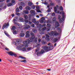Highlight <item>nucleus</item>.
<instances>
[{
    "label": "nucleus",
    "mask_w": 75,
    "mask_h": 75,
    "mask_svg": "<svg viewBox=\"0 0 75 75\" xmlns=\"http://www.w3.org/2000/svg\"><path fill=\"white\" fill-rule=\"evenodd\" d=\"M37 40H38V39L37 38H35V40H34V41L35 42H37Z\"/></svg>",
    "instance_id": "4c0bfd02"
},
{
    "label": "nucleus",
    "mask_w": 75,
    "mask_h": 75,
    "mask_svg": "<svg viewBox=\"0 0 75 75\" xmlns=\"http://www.w3.org/2000/svg\"><path fill=\"white\" fill-rule=\"evenodd\" d=\"M16 16H20V14L16 12Z\"/></svg>",
    "instance_id": "79ce46f5"
},
{
    "label": "nucleus",
    "mask_w": 75,
    "mask_h": 75,
    "mask_svg": "<svg viewBox=\"0 0 75 75\" xmlns=\"http://www.w3.org/2000/svg\"><path fill=\"white\" fill-rule=\"evenodd\" d=\"M39 51V49L38 48H37L35 50V51L36 52H38V51Z\"/></svg>",
    "instance_id": "a18cd8bd"
},
{
    "label": "nucleus",
    "mask_w": 75,
    "mask_h": 75,
    "mask_svg": "<svg viewBox=\"0 0 75 75\" xmlns=\"http://www.w3.org/2000/svg\"><path fill=\"white\" fill-rule=\"evenodd\" d=\"M31 26L32 27H35V25L34 24H32Z\"/></svg>",
    "instance_id": "13d9d810"
},
{
    "label": "nucleus",
    "mask_w": 75,
    "mask_h": 75,
    "mask_svg": "<svg viewBox=\"0 0 75 75\" xmlns=\"http://www.w3.org/2000/svg\"><path fill=\"white\" fill-rule=\"evenodd\" d=\"M12 5H13V4H12V3H8L7 4V6L8 7H9L10 6H12Z\"/></svg>",
    "instance_id": "c756f323"
},
{
    "label": "nucleus",
    "mask_w": 75,
    "mask_h": 75,
    "mask_svg": "<svg viewBox=\"0 0 75 75\" xmlns=\"http://www.w3.org/2000/svg\"><path fill=\"white\" fill-rule=\"evenodd\" d=\"M57 41H58V38H54L53 40V41L54 42H56Z\"/></svg>",
    "instance_id": "a211bd4d"
},
{
    "label": "nucleus",
    "mask_w": 75,
    "mask_h": 75,
    "mask_svg": "<svg viewBox=\"0 0 75 75\" xmlns=\"http://www.w3.org/2000/svg\"><path fill=\"white\" fill-rule=\"evenodd\" d=\"M51 25L50 24H48L47 25V28H51Z\"/></svg>",
    "instance_id": "393cba45"
},
{
    "label": "nucleus",
    "mask_w": 75,
    "mask_h": 75,
    "mask_svg": "<svg viewBox=\"0 0 75 75\" xmlns=\"http://www.w3.org/2000/svg\"><path fill=\"white\" fill-rule=\"evenodd\" d=\"M53 46L52 45H50V46L49 47V51L50 50H53Z\"/></svg>",
    "instance_id": "dca6fc26"
},
{
    "label": "nucleus",
    "mask_w": 75,
    "mask_h": 75,
    "mask_svg": "<svg viewBox=\"0 0 75 75\" xmlns=\"http://www.w3.org/2000/svg\"><path fill=\"white\" fill-rule=\"evenodd\" d=\"M11 3H15V1H14V0H12Z\"/></svg>",
    "instance_id": "6e6d98bb"
},
{
    "label": "nucleus",
    "mask_w": 75,
    "mask_h": 75,
    "mask_svg": "<svg viewBox=\"0 0 75 75\" xmlns=\"http://www.w3.org/2000/svg\"><path fill=\"white\" fill-rule=\"evenodd\" d=\"M59 24L58 22H56L55 23V27L57 28V27H59Z\"/></svg>",
    "instance_id": "9d476101"
},
{
    "label": "nucleus",
    "mask_w": 75,
    "mask_h": 75,
    "mask_svg": "<svg viewBox=\"0 0 75 75\" xmlns=\"http://www.w3.org/2000/svg\"><path fill=\"white\" fill-rule=\"evenodd\" d=\"M38 42H40L41 41V39L40 38H39L38 39Z\"/></svg>",
    "instance_id": "4d7b16f0"
},
{
    "label": "nucleus",
    "mask_w": 75,
    "mask_h": 75,
    "mask_svg": "<svg viewBox=\"0 0 75 75\" xmlns=\"http://www.w3.org/2000/svg\"><path fill=\"white\" fill-rule=\"evenodd\" d=\"M45 20V18L43 17L40 20V23H44V21Z\"/></svg>",
    "instance_id": "1a4fd4ad"
},
{
    "label": "nucleus",
    "mask_w": 75,
    "mask_h": 75,
    "mask_svg": "<svg viewBox=\"0 0 75 75\" xmlns=\"http://www.w3.org/2000/svg\"><path fill=\"white\" fill-rule=\"evenodd\" d=\"M43 48H44V50L47 52L50 51V49L49 47L47 46H44L43 47Z\"/></svg>",
    "instance_id": "0eeeda50"
},
{
    "label": "nucleus",
    "mask_w": 75,
    "mask_h": 75,
    "mask_svg": "<svg viewBox=\"0 0 75 75\" xmlns=\"http://www.w3.org/2000/svg\"><path fill=\"white\" fill-rule=\"evenodd\" d=\"M61 14H64V11H62L60 12Z\"/></svg>",
    "instance_id": "37998d69"
},
{
    "label": "nucleus",
    "mask_w": 75,
    "mask_h": 75,
    "mask_svg": "<svg viewBox=\"0 0 75 75\" xmlns=\"http://www.w3.org/2000/svg\"><path fill=\"white\" fill-rule=\"evenodd\" d=\"M33 33H36L37 32V30H34L33 31Z\"/></svg>",
    "instance_id": "338daca9"
},
{
    "label": "nucleus",
    "mask_w": 75,
    "mask_h": 75,
    "mask_svg": "<svg viewBox=\"0 0 75 75\" xmlns=\"http://www.w3.org/2000/svg\"><path fill=\"white\" fill-rule=\"evenodd\" d=\"M23 12L25 14H28V11L27 10L24 11Z\"/></svg>",
    "instance_id": "b1692460"
},
{
    "label": "nucleus",
    "mask_w": 75,
    "mask_h": 75,
    "mask_svg": "<svg viewBox=\"0 0 75 75\" xmlns=\"http://www.w3.org/2000/svg\"><path fill=\"white\" fill-rule=\"evenodd\" d=\"M56 17H54L52 19L53 21H54V22H55V21H56Z\"/></svg>",
    "instance_id": "473e14b6"
},
{
    "label": "nucleus",
    "mask_w": 75,
    "mask_h": 75,
    "mask_svg": "<svg viewBox=\"0 0 75 75\" xmlns=\"http://www.w3.org/2000/svg\"><path fill=\"white\" fill-rule=\"evenodd\" d=\"M35 8V6L33 5V6H32L31 7V8H33V9H34Z\"/></svg>",
    "instance_id": "49530a36"
},
{
    "label": "nucleus",
    "mask_w": 75,
    "mask_h": 75,
    "mask_svg": "<svg viewBox=\"0 0 75 75\" xmlns=\"http://www.w3.org/2000/svg\"><path fill=\"white\" fill-rule=\"evenodd\" d=\"M45 36H46V37H50V36L48 35L47 34H46Z\"/></svg>",
    "instance_id": "0e129e2a"
},
{
    "label": "nucleus",
    "mask_w": 75,
    "mask_h": 75,
    "mask_svg": "<svg viewBox=\"0 0 75 75\" xmlns=\"http://www.w3.org/2000/svg\"><path fill=\"white\" fill-rule=\"evenodd\" d=\"M42 42L43 44H46V42H44V41H42Z\"/></svg>",
    "instance_id": "8fccbe9b"
},
{
    "label": "nucleus",
    "mask_w": 75,
    "mask_h": 75,
    "mask_svg": "<svg viewBox=\"0 0 75 75\" xmlns=\"http://www.w3.org/2000/svg\"><path fill=\"white\" fill-rule=\"evenodd\" d=\"M7 53L8 54L10 55H11V56H13V55H14L15 57H17V54L15 53H13L12 52H7Z\"/></svg>",
    "instance_id": "39448f33"
},
{
    "label": "nucleus",
    "mask_w": 75,
    "mask_h": 75,
    "mask_svg": "<svg viewBox=\"0 0 75 75\" xmlns=\"http://www.w3.org/2000/svg\"><path fill=\"white\" fill-rule=\"evenodd\" d=\"M19 20H20V21H22V22L24 21V19L22 17H20L19 18Z\"/></svg>",
    "instance_id": "6ab92c4d"
},
{
    "label": "nucleus",
    "mask_w": 75,
    "mask_h": 75,
    "mask_svg": "<svg viewBox=\"0 0 75 75\" xmlns=\"http://www.w3.org/2000/svg\"><path fill=\"white\" fill-rule=\"evenodd\" d=\"M57 30L58 31H61V28H57Z\"/></svg>",
    "instance_id": "09e8293b"
},
{
    "label": "nucleus",
    "mask_w": 75,
    "mask_h": 75,
    "mask_svg": "<svg viewBox=\"0 0 75 75\" xmlns=\"http://www.w3.org/2000/svg\"><path fill=\"white\" fill-rule=\"evenodd\" d=\"M54 34V31H51V33L49 34L50 35V36H52Z\"/></svg>",
    "instance_id": "412c9836"
},
{
    "label": "nucleus",
    "mask_w": 75,
    "mask_h": 75,
    "mask_svg": "<svg viewBox=\"0 0 75 75\" xmlns=\"http://www.w3.org/2000/svg\"><path fill=\"white\" fill-rule=\"evenodd\" d=\"M21 62H26V60H22L21 61Z\"/></svg>",
    "instance_id": "e2e57ef3"
},
{
    "label": "nucleus",
    "mask_w": 75,
    "mask_h": 75,
    "mask_svg": "<svg viewBox=\"0 0 75 75\" xmlns=\"http://www.w3.org/2000/svg\"><path fill=\"white\" fill-rule=\"evenodd\" d=\"M42 30H40V29H39L38 30L40 31V34H44V33L45 30H46V28L45 27L42 29Z\"/></svg>",
    "instance_id": "20e7f679"
},
{
    "label": "nucleus",
    "mask_w": 75,
    "mask_h": 75,
    "mask_svg": "<svg viewBox=\"0 0 75 75\" xmlns=\"http://www.w3.org/2000/svg\"><path fill=\"white\" fill-rule=\"evenodd\" d=\"M25 8L26 10H31V8L28 6H27Z\"/></svg>",
    "instance_id": "2eb2a0df"
},
{
    "label": "nucleus",
    "mask_w": 75,
    "mask_h": 75,
    "mask_svg": "<svg viewBox=\"0 0 75 75\" xmlns=\"http://www.w3.org/2000/svg\"><path fill=\"white\" fill-rule=\"evenodd\" d=\"M25 35V34L24 33H21L20 34V37H23Z\"/></svg>",
    "instance_id": "aec40b11"
},
{
    "label": "nucleus",
    "mask_w": 75,
    "mask_h": 75,
    "mask_svg": "<svg viewBox=\"0 0 75 75\" xmlns=\"http://www.w3.org/2000/svg\"><path fill=\"white\" fill-rule=\"evenodd\" d=\"M36 20L35 19H32V21L33 23H34L36 21Z\"/></svg>",
    "instance_id": "c9c22d12"
},
{
    "label": "nucleus",
    "mask_w": 75,
    "mask_h": 75,
    "mask_svg": "<svg viewBox=\"0 0 75 75\" xmlns=\"http://www.w3.org/2000/svg\"><path fill=\"white\" fill-rule=\"evenodd\" d=\"M13 34H16V33H17V31H16V30L13 31Z\"/></svg>",
    "instance_id": "c03bdc74"
},
{
    "label": "nucleus",
    "mask_w": 75,
    "mask_h": 75,
    "mask_svg": "<svg viewBox=\"0 0 75 75\" xmlns=\"http://www.w3.org/2000/svg\"><path fill=\"white\" fill-rule=\"evenodd\" d=\"M4 34H5L8 37V36H9V35H8V34L6 33V31L5 30L4 31Z\"/></svg>",
    "instance_id": "7c9ffc66"
},
{
    "label": "nucleus",
    "mask_w": 75,
    "mask_h": 75,
    "mask_svg": "<svg viewBox=\"0 0 75 75\" xmlns=\"http://www.w3.org/2000/svg\"><path fill=\"white\" fill-rule=\"evenodd\" d=\"M30 37V34H26V35L25 36V37L26 38H28Z\"/></svg>",
    "instance_id": "f704fd0d"
},
{
    "label": "nucleus",
    "mask_w": 75,
    "mask_h": 75,
    "mask_svg": "<svg viewBox=\"0 0 75 75\" xmlns=\"http://www.w3.org/2000/svg\"><path fill=\"white\" fill-rule=\"evenodd\" d=\"M20 57L21 58V59H26V58L20 56Z\"/></svg>",
    "instance_id": "72a5a7b5"
},
{
    "label": "nucleus",
    "mask_w": 75,
    "mask_h": 75,
    "mask_svg": "<svg viewBox=\"0 0 75 75\" xmlns=\"http://www.w3.org/2000/svg\"><path fill=\"white\" fill-rule=\"evenodd\" d=\"M40 52L42 54V55L45 52V51L44 49H42L41 50Z\"/></svg>",
    "instance_id": "4be33fe9"
},
{
    "label": "nucleus",
    "mask_w": 75,
    "mask_h": 75,
    "mask_svg": "<svg viewBox=\"0 0 75 75\" xmlns=\"http://www.w3.org/2000/svg\"><path fill=\"white\" fill-rule=\"evenodd\" d=\"M25 50H26V49L25 47H23L22 49V51H25Z\"/></svg>",
    "instance_id": "ea45409f"
},
{
    "label": "nucleus",
    "mask_w": 75,
    "mask_h": 75,
    "mask_svg": "<svg viewBox=\"0 0 75 75\" xmlns=\"http://www.w3.org/2000/svg\"><path fill=\"white\" fill-rule=\"evenodd\" d=\"M45 40H47V41H49L50 39V38H49V37H46Z\"/></svg>",
    "instance_id": "2f4dec72"
},
{
    "label": "nucleus",
    "mask_w": 75,
    "mask_h": 75,
    "mask_svg": "<svg viewBox=\"0 0 75 75\" xmlns=\"http://www.w3.org/2000/svg\"><path fill=\"white\" fill-rule=\"evenodd\" d=\"M53 34L55 36H57V35H59V33L55 31L54 32Z\"/></svg>",
    "instance_id": "9b49d317"
},
{
    "label": "nucleus",
    "mask_w": 75,
    "mask_h": 75,
    "mask_svg": "<svg viewBox=\"0 0 75 75\" xmlns=\"http://www.w3.org/2000/svg\"><path fill=\"white\" fill-rule=\"evenodd\" d=\"M50 6H54V3H51L50 4Z\"/></svg>",
    "instance_id": "864d4df0"
},
{
    "label": "nucleus",
    "mask_w": 75,
    "mask_h": 75,
    "mask_svg": "<svg viewBox=\"0 0 75 75\" xmlns=\"http://www.w3.org/2000/svg\"><path fill=\"white\" fill-rule=\"evenodd\" d=\"M36 10H40V7L38 6H37L36 7Z\"/></svg>",
    "instance_id": "e433bc0d"
},
{
    "label": "nucleus",
    "mask_w": 75,
    "mask_h": 75,
    "mask_svg": "<svg viewBox=\"0 0 75 75\" xmlns=\"http://www.w3.org/2000/svg\"><path fill=\"white\" fill-rule=\"evenodd\" d=\"M30 35H31V36L29 38V40L27 39L26 40H25L23 42L27 44H26L25 45V47L26 48L28 47V44H29L30 42H33V41H34V39L35 38V36L34 33H30Z\"/></svg>",
    "instance_id": "f257e3e1"
},
{
    "label": "nucleus",
    "mask_w": 75,
    "mask_h": 75,
    "mask_svg": "<svg viewBox=\"0 0 75 75\" xmlns=\"http://www.w3.org/2000/svg\"><path fill=\"white\" fill-rule=\"evenodd\" d=\"M58 18L59 20L61 18V16L60 15H59L58 16Z\"/></svg>",
    "instance_id": "052dcab7"
},
{
    "label": "nucleus",
    "mask_w": 75,
    "mask_h": 75,
    "mask_svg": "<svg viewBox=\"0 0 75 75\" xmlns=\"http://www.w3.org/2000/svg\"><path fill=\"white\" fill-rule=\"evenodd\" d=\"M52 16H55V14L54 13H53L52 14Z\"/></svg>",
    "instance_id": "680f3d73"
},
{
    "label": "nucleus",
    "mask_w": 75,
    "mask_h": 75,
    "mask_svg": "<svg viewBox=\"0 0 75 75\" xmlns=\"http://www.w3.org/2000/svg\"><path fill=\"white\" fill-rule=\"evenodd\" d=\"M47 12H49V13L51 12V9L50 8H49L47 10Z\"/></svg>",
    "instance_id": "de8ad7c7"
},
{
    "label": "nucleus",
    "mask_w": 75,
    "mask_h": 75,
    "mask_svg": "<svg viewBox=\"0 0 75 75\" xmlns=\"http://www.w3.org/2000/svg\"><path fill=\"white\" fill-rule=\"evenodd\" d=\"M24 17L25 18V19H27L28 18V16L27 15L25 14L24 15Z\"/></svg>",
    "instance_id": "c85d7f7f"
},
{
    "label": "nucleus",
    "mask_w": 75,
    "mask_h": 75,
    "mask_svg": "<svg viewBox=\"0 0 75 75\" xmlns=\"http://www.w3.org/2000/svg\"><path fill=\"white\" fill-rule=\"evenodd\" d=\"M62 17H63V18H62L61 19L59 20V22L60 23H61L62 22H63V21H64V18L65 17V16L64 15V14L62 15Z\"/></svg>",
    "instance_id": "6e6552de"
},
{
    "label": "nucleus",
    "mask_w": 75,
    "mask_h": 75,
    "mask_svg": "<svg viewBox=\"0 0 75 75\" xmlns=\"http://www.w3.org/2000/svg\"><path fill=\"white\" fill-rule=\"evenodd\" d=\"M42 3L44 4H45V5H47V2H46V1H45V2Z\"/></svg>",
    "instance_id": "3c124183"
},
{
    "label": "nucleus",
    "mask_w": 75,
    "mask_h": 75,
    "mask_svg": "<svg viewBox=\"0 0 75 75\" xmlns=\"http://www.w3.org/2000/svg\"><path fill=\"white\" fill-rule=\"evenodd\" d=\"M28 4L29 6H33V3L32 2H31V1H29L28 2Z\"/></svg>",
    "instance_id": "f8f14e48"
},
{
    "label": "nucleus",
    "mask_w": 75,
    "mask_h": 75,
    "mask_svg": "<svg viewBox=\"0 0 75 75\" xmlns=\"http://www.w3.org/2000/svg\"><path fill=\"white\" fill-rule=\"evenodd\" d=\"M39 16L41 17H42L43 16V15H42V14H41L39 15Z\"/></svg>",
    "instance_id": "774afa93"
},
{
    "label": "nucleus",
    "mask_w": 75,
    "mask_h": 75,
    "mask_svg": "<svg viewBox=\"0 0 75 75\" xmlns=\"http://www.w3.org/2000/svg\"><path fill=\"white\" fill-rule=\"evenodd\" d=\"M11 30H14L16 28V27L14 26H12L11 27Z\"/></svg>",
    "instance_id": "4468645a"
},
{
    "label": "nucleus",
    "mask_w": 75,
    "mask_h": 75,
    "mask_svg": "<svg viewBox=\"0 0 75 75\" xmlns=\"http://www.w3.org/2000/svg\"><path fill=\"white\" fill-rule=\"evenodd\" d=\"M59 9L61 11H63V7L62 6H60L59 7Z\"/></svg>",
    "instance_id": "a878e982"
},
{
    "label": "nucleus",
    "mask_w": 75,
    "mask_h": 75,
    "mask_svg": "<svg viewBox=\"0 0 75 75\" xmlns=\"http://www.w3.org/2000/svg\"><path fill=\"white\" fill-rule=\"evenodd\" d=\"M58 7H59V6H58V5H56V7H54V12L56 14H59V11H57V8H58Z\"/></svg>",
    "instance_id": "f03ea898"
},
{
    "label": "nucleus",
    "mask_w": 75,
    "mask_h": 75,
    "mask_svg": "<svg viewBox=\"0 0 75 75\" xmlns=\"http://www.w3.org/2000/svg\"><path fill=\"white\" fill-rule=\"evenodd\" d=\"M21 6H25V3L24 2H21Z\"/></svg>",
    "instance_id": "bb28decb"
},
{
    "label": "nucleus",
    "mask_w": 75,
    "mask_h": 75,
    "mask_svg": "<svg viewBox=\"0 0 75 75\" xmlns=\"http://www.w3.org/2000/svg\"><path fill=\"white\" fill-rule=\"evenodd\" d=\"M11 16H12V17H14V14H13L11 15Z\"/></svg>",
    "instance_id": "69168bd1"
},
{
    "label": "nucleus",
    "mask_w": 75,
    "mask_h": 75,
    "mask_svg": "<svg viewBox=\"0 0 75 75\" xmlns=\"http://www.w3.org/2000/svg\"><path fill=\"white\" fill-rule=\"evenodd\" d=\"M21 41L22 40L21 39H19L17 40L16 42H21Z\"/></svg>",
    "instance_id": "cd10ccee"
},
{
    "label": "nucleus",
    "mask_w": 75,
    "mask_h": 75,
    "mask_svg": "<svg viewBox=\"0 0 75 75\" xmlns=\"http://www.w3.org/2000/svg\"><path fill=\"white\" fill-rule=\"evenodd\" d=\"M22 7V6H20L19 7V9L20 10H22V9H23V8Z\"/></svg>",
    "instance_id": "603ef678"
},
{
    "label": "nucleus",
    "mask_w": 75,
    "mask_h": 75,
    "mask_svg": "<svg viewBox=\"0 0 75 75\" xmlns=\"http://www.w3.org/2000/svg\"><path fill=\"white\" fill-rule=\"evenodd\" d=\"M31 49V47H28L27 49V50H30Z\"/></svg>",
    "instance_id": "bf43d9fd"
},
{
    "label": "nucleus",
    "mask_w": 75,
    "mask_h": 75,
    "mask_svg": "<svg viewBox=\"0 0 75 75\" xmlns=\"http://www.w3.org/2000/svg\"><path fill=\"white\" fill-rule=\"evenodd\" d=\"M36 11L38 13H41V11L40 9L36 10Z\"/></svg>",
    "instance_id": "a19ab883"
},
{
    "label": "nucleus",
    "mask_w": 75,
    "mask_h": 75,
    "mask_svg": "<svg viewBox=\"0 0 75 75\" xmlns=\"http://www.w3.org/2000/svg\"><path fill=\"white\" fill-rule=\"evenodd\" d=\"M47 23H50L51 22L49 20L47 21H46Z\"/></svg>",
    "instance_id": "5fc2aeb1"
},
{
    "label": "nucleus",
    "mask_w": 75,
    "mask_h": 75,
    "mask_svg": "<svg viewBox=\"0 0 75 75\" xmlns=\"http://www.w3.org/2000/svg\"><path fill=\"white\" fill-rule=\"evenodd\" d=\"M42 55V54L40 52H38L37 53V55L38 56H41V55Z\"/></svg>",
    "instance_id": "f3484780"
},
{
    "label": "nucleus",
    "mask_w": 75,
    "mask_h": 75,
    "mask_svg": "<svg viewBox=\"0 0 75 75\" xmlns=\"http://www.w3.org/2000/svg\"><path fill=\"white\" fill-rule=\"evenodd\" d=\"M16 12H19V9H18V8H16Z\"/></svg>",
    "instance_id": "58836bf2"
},
{
    "label": "nucleus",
    "mask_w": 75,
    "mask_h": 75,
    "mask_svg": "<svg viewBox=\"0 0 75 75\" xmlns=\"http://www.w3.org/2000/svg\"><path fill=\"white\" fill-rule=\"evenodd\" d=\"M30 13H32V14H35V11L34 10H31L30 11Z\"/></svg>",
    "instance_id": "ddd939ff"
},
{
    "label": "nucleus",
    "mask_w": 75,
    "mask_h": 75,
    "mask_svg": "<svg viewBox=\"0 0 75 75\" xmlns=\"http://www.w3.org/2000/svg\"><path fill=\"white\" fill-rule=\"evenodd\" d=\"M30 28V26L29 25H26L25 26V28L26 29H28V28Z\"/></svg>",
    "instance_id": "5701e85b"
},
{
    "label": "nucleus",
    "mask_w": 75,
    "mask_h": 75,
    "mask_svg": "<svg viewBox=\"0 0 75 75\" xmlns=\"http://www.w3.org/2000/svg\"><path fill=\"white\" fill-rule=\"evenodd\" d=\"M9 25V24L8 23H5L3 25V26L2 27V30H4V28H7L8 27V26Z\"/></svg>",
    "instance_id": "423d86ee"
},
{
    "label": "nucleus",
    "mask_w": 75,
    "mask_h": 75,
    "mask_svg": "<svg viewBox=\"0 0 75 75\" xmlns=\"http://www.w3.org/2000/svg\"><path fill=\"white\" fill-rule=\"evenodd\" d=\"M35 24L37 25V27L38 28L41 27V24H39V21H36L34 23Z\"/></svg>",
    "instance_id": "7ed1b4c3"
}]
</instances>
